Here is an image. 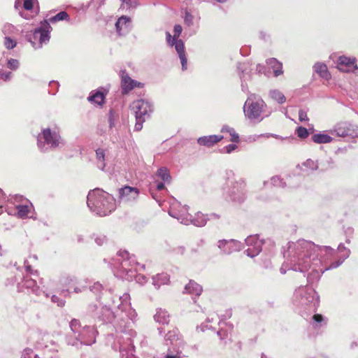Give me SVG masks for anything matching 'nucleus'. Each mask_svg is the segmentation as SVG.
Returning a JSON list of instances; mask_svg holds the SVG:
<instances>
[{
	"label": "nucleus",
	"instance_id": "nucleus-59",
	"mask_svg": "<svg viewBox=\"0 0 358 358\" xmlns=\"http://www.w3.org/2000/svg\"><path fill=\"white\" fill-rule=\"evenodd\" d=\"M299 120L301 122L308 121V116H307V113L304 110H302V109L299 110Z\"/></svg>",
	"mask_w": 358,
	"mask_h": 358
},
{
	"label": "nucleus",
	"instance_id": "nucleus-8",
	"mask_svg": "<svg viewBox=\"0 0 358 358\" xmlns=\"http://www.w3.org/2000/svg\"><path fill=\"white\" fill-rule=\"evenodd\" d=\"M64 145L65 142L57 127L43 128L37 136V146L43 152L60 149Z\"/></svg>",
	"mask_w": 358,
	"mask_h": 358
},
{
	"label": "nucleus",
	"instance_id": "nucleus-25",
	"mask_svg": "<svg viewBox=\"0 0 358 358\" xmlns=\"http://www.w3.org/2000/svg\"><path fill=\"white\" fill-rule=\"evenodd\" d=\"M17 216L20 218L24 219L29 217V214L33 209L32 204L26 201L23 204H20L16 206Z\"/></svg>",
	"mask_w": 358,
	"mask_h": 358
},
{
	"label": "nucleus",
	"instance_id": "nucleus-39",
	"mask_svg": "<svg viewBox=\"0 0 358 358\" xmlns=\"http://www.w3.org/2000/svg\"><path fill=\"white\" fill-rule=\"evenodd\" d=\"M156 175L159 178H161L164 182L169 183L171 181V178L170 173L169 172V170L166 167L159 168L157 170Z\"/></svg>",
	"mask_w": 358,
	"mask_h": 358
},
{
	"label": "nucleus",
	"instance_id": "nucleus-23",
	"mask_svg": "<svg viewBox=\"0 0 358 358\" xmlns=\"http://www.w3.org/2000/svg\"><path fill=\"white\" fill-rule=\"evenodd\" d=\"M182 31V27L180 24H176L173 27V36H171V34L169 32H166V40L167 44L171 47L176 48V44L178 41H182L181 39H179V36L181 34Z\"/></svg>",
	"mask_w": 358,
	"mask_h": 358
},
{
	"label": "nucleus",
	"instance_id": "nucleus-29",
	"mask_svg": "<svg viewBox=\"0 0 358 358\" xmlns=\"http://www.w3.org/2000/svg\"><path fill=\"white\" fill-rule=\"evenodd\" d=\"M202 291V287L194 280H189V283L185 287V293H188L196 296H200Z\"/></svg>",
	"mask_w": 358,
	"mask_h": 358
},
{
	"label": "nucleus",
	"instance_id": "nucleus-50",
	"mask_svg": "<svg viewBox=\"0 0 358 358\" xmlns=\"http://www.w3.org/2000/svg\"><path fill=\"white\" fill-rule=\"evenodd\" d=\"M49 85L51 87L52 90L49 91V93L55 95L59 90V84L57 81L51 80L49 83Z\"/></svg>",
	"mask_w": 358,
	"mask_h": 358
},
{
	"label": "nucleus",
	"instance_id": "nucleus-45",
	"mask_svg": "<svg viewBox=\"0 0 358 358\" xmlns=\"http://www.w3.org/2000/svg\"><path fill=\"white\" fill-rule=\"evenodd\" d=\"M296 134L300 138H306L309 136L308 130L303 127H299L296 129Z\"/></svg>",
	"mask_w": 358,
	"mask_h": 358
},
{
	"label": "nucleus",
	"instance_id": "nucleus-49",
	"mask_svg": "<svg viewBox=\"0 0 358 358\" xmlns=\"http://www.w3.org/2000/svg\"><path fill=\"white\" fill-rule=\"evenodd\" d=\"M17 45V43L11 38L6 36L4 41V45L8 50L13 49Z\"/></svg>",
	"mask_w": 358,
	"mask_h": 358
},
{
	"label": "nucleus",
	"instance_id": "nucleus-53",
	"mask_svg": "<svg viewBox=\"0 0 358 358\" xmlns=\"http://www.w3.org/2000/svg\"><path fill=\"white\" fill-rule=\"evenodd\" d=\"M145 118L136 117V124L134 126V130L136 131H139L143 128V123L145 121Z\"/></svg>",
	"mask_w": 358,
	"mask_h": 358
},
{
	"label": "nucleus",
	"instance_id": "nucleus-32",
	"mask_svg": "<svg viewBox=\"0 0 358 358\" xmlns=\"http://www.w3.org/2000/svg\"><path fill=\"white\" fill-rule=\"evenodd\" d=\"M266 64L271 67L273 71V74L278 77L282 74V64L278 62L275 58H269L266 60Z\"/></svg>",
	"mask_w": 358,
	"mask_h": 358
},
{
	"label": "nucleus",
	"instance_id": "nucleus-11",
	"mask_svg": "<svg viewBox=\"0 0 358 358\" xmlns=\"http://www.w3.org/2000/svg\"><path fill=\"white\" fill-rule=\"evenodd\" d=\"M247 195L246 182L243 178L231 182L225 194L226 199L236 203H243Z\"/></svg>",
	"mask_w": 358,
	"mask_h": 358
},
{
	"label": "nucleus",
	"instance_id": "nucleus-62",
	"mask_svg": "<svg viewBox=\"0 0 358 358\" xmlns=\"http://www.w3.org/2000/svg\"><path fill=\"white\" fill-rule=\"evenodd\" d=\"M217 334L220 336L221 340H223L227 337V334L226 331H224L222 329L218 331Z\"/></svg>",
	"mask_w": 358,
	"mask_h": 358
},
{
	"label": "nucleus",
	"instance_id": "nucleus-26",
	"mask_svg": "<svg viewBox=\"0 0 358 358\" xmlns=\"http://www.w3.org/2000/svg\"><path fill=\"white\" fill-rule=\"evenodd\" d=\"M176 51L178 55V57L180 60V63L182 65V70L185 71L187 69V59L186 57V55L185 52V45L182 41H179L176 44V48H174Z\"/></svg>",
	"mask_w": 358,
	"mask_h": 358
},
{
	"label": "nucleus",
	"instance_id": "nucleus-48",
	"mask_svg": "<svg viewBox=\"0 0 358 358\" xmlns=\"http://www.w3.org/2000/svg\"><path fill=\"white\" fill-rule=\"evenodd\" d=\"M107 241H108V239L105 235H103V234L94 235V241L99 246H101L103 244L106 243Z\"/></svg>",
	"mask_w": 358,
	"mask_h": 358
},
{
	"label": "nucleus",
	"instance_id": "nucleus-10",
	"mask_svg": "<svg viewBox=\"0 0 358 358\" xmlns=\"http://www.w3.org/2000/svg\"><path fill=\"white\" fill-rule=\"evenodd\" d=\"M169 214L172 217L177 219L180 223L188 225L193 224L198 227H203L207 223L206 216L201 212H197L194 216L187 213V209L185 212H176L173 209L169 210Z\"/></svg>",
	"mask_w": 358,
	"mask_h": 358
},
{
	"label": "nucleus",
	"instance_id": "nucleus-31",
	"mask_svg": "<svg viewBox=\"0 0 358 358\" xmlns=\"http://www.w3.org/2000/svg\"><path fill=\"white\" fill-rule=\"evenodd\" d=\"M237 71L239 75V78L242 75L245 76V80H250L251 79L252 68L249 63H238L237 64Z\"/></svg>",
	"mask_w": 358,
	"mask_h": 358
},
{
	"label": "nucleus",
	"instance_id": "nucleus-12",
	"mask_svg": "<svg viewBox=\"0 0 358 358\" xmlns=\"http://www.w3.org/2000/svg\"><path fill=\"white\" fill-rule=\"evenodd\" d=\"M329 133L339 137L355 138L358 136V127L350 122H340L334 125Z\"/></svg>",
	"mask_w": 358,
	"mask_h": 358
},
{
	"label": "nucleus",
	"instance_id": "nucleus-51",
	"mask_svg": "<svg viewBox=\"0 0 358 358\" xmlns=\"http://www.w3.org/2000/svg\"><path fill=\"white\" fill-rule=\"evenodd\" d=\"M21 358H38L31 349H26L23 351Z\"/></svg>",
	"mask_w": 358,
	"mask_h": 358
},
{
	"label": "nucleus",
	"instance_id": "nucleus-44",
	"mask_svg": "<svg viewBox=\"0 0 358 358\" xmlns=\"http://www.w3.org/2000/svg\"><path fill=\"white\" fill-rule=\"evenodd\" d=\"M303 165L312 171L317 170L319 169V162L317 161H314L311 159H308L306 162L303 163Z\"/></svg>",
	"mask_w": 358,
	"mask_h": 358
},
{
	"label": "nucleus",
	"instance_id": "nucleus-21",
	"mask_svg": "<svg viewBox=\"0 0 358 358\" xmlns=\"http://www.w3.org/2000/svg\"><path fill=\"white\" fill-rule=\"evenodd\" d=\"M139 194V191L136 187L124 186L119 189V197L122 201L130 202L135 201Z\"/></svg>",
	"mask_w": 358,
	"mask_h": 358
},
{
	"label": "nucleus",
	"instance_id": "nucleus-43",
	"mask_svg": "<svg viewBox=\"0 0 358 358\" xmlns=\"http://www.w3.org/2000/svg\"><path fill=\"white\" fill-rule=\"evenodd\" d=\"M194 17L189 12L186 10L184 15V23L187 27H191L194 24Z\"/></svg>",
	"mask_w": 358,
	"mask_h": 358
},
{
	"label": "nucleus",
	"instance_id": "nucleus-47",
	"mask_svg": "<svg viewBox=\"0 0 358 358\" xmlns=\"http://www.w3.org/2000/svg\"><path fill=\"white\" fill-rule=\"evenodd\" d=\"M103 289V285H101L99 282H96L93 284V285L90 287V289L92 292L94 293L95 294L98 295L102 289Z\"/></svg>",
	"mask_w": 358,
	"mask_h": 358
},
{
	"label": "nucleus",
	"instance_id": "nucleus-58",
	"mask_svg": "<svg viewBox=\"0 0 358 358\" xmlns=\"http://www.w3.org/2000/svg\"><path fill=\"white\" fill-rule=\"evenodd\" d=\"M314 323L318 326L323 320V316L320 314H314L312 317Z\"/></svg>",
	"mask_w": 358,
	"mask_h": 358
},
{
	"label": "nucleus",
	"instance_id": "nucleus-13",
	"mask_svg": "<svg viewBox=\"0 0 358 358\" xmlns=\"http://www.w3.org/2000/svg\"><path fill=\"white\" fill-rule=\"evenodd\" d=\"M244 245L248 248L245 250V254L248 257L253 258L257 256L262 250V245L266 243V241L259 239L258 235H250L245 239Z\"/></svg>",
	"mask_w": 358,
	"mask_h": 358
},
{
	"label": "nucleus",
	"instance_id": "nucleus-19",
	"mask_svg": "<svg viewBox=\"0 0 358 358\" xmlns=\"http://www.w3.org/2000/svg\"><path fill=\"white\" fill-rule=\"evenodd\" d=\"M164 344L167 346L173 345V350L178 352L183 341L180 338V335L178 329H173L169 331L164 336Z\"/></svg>",
	"mask_w": 358,
	"mask_h": 358
},
{
	"label": "nucleus",
	"instance_id": "nucleus-16",
	"mask_svg": "<svg viewBox=\"0 0 358 358\" xmlns=\"http://www.w3.org/2000/svg\"><path fill=\"white\" fill-rule=\"evenodd\" d=\"M337 68L339 71L346 73H354L358 70L357 59L354 57H348L342 55L337 59Z\"/></svg>",
	"mask_w": 358,
	"mask_h": 358
},
{
	"label": "nucleus",
	"instance_id": "nucleus-2",
	"mask_svg": "<svg viewBox=\"0 0 358 358\" xmlns=\"http://www.w3.org/2000/svg\"><path fill=\"white\" fill-rule=\"evenodd\" d=\"M129 300L130 296L127 293L122 296L115 294L108 306L99 302L91 303L87 308V314L96 321L102 324L111 322L115 333L107 335L106 344L113 350H118L122 357L124 351L127 355L129 352H132V339L136 336L134 326L137 313Z\"/></svg>",
	"mask_w": 358,
	"mask_h": 358
},
{
	"label": "nucleus",
	"instance_id": "nucleus-55",
	"mask_svg": "<svg viewBox=\"0 0 358 358\" xmlns=\"http://www.w3.org/2000/svg\"><path fill=\"white\" fill-rule=\"evenodd\" d=\"M13 76V73L10 71H1L0 72V79L4 81H9Z\"/></svg>",
	"mask_w": 358,
	"mask_h": 358
},
{
	"label": "nucleus",
	"instance_id": "nucleus-17",
	"mask_svg": "<svg viewBox=\"0 0 358 358\" xmlns=\"http://www.w3.org/2000/svg\"><path fill=\"white\" fill-rule=\"evenodd\" d=\"M17 287L19 292L33 293L37 296H39L41 292L36 282L27 276L17 283Z\"/></svg>",
	"mask_w": 358,
	"mask_h": 358
},
{
	"label": "nucleus",
	"instance_id": "nucleus-61",
	"mask_svg": "<svg viewBox=\"0 0 358 358\" xmlns=\"http://www.w3.org/2000/svg\"><path fill=\"white\" fill-rule=\"evenodd\" d=\"M206 216L207 221L211 220H217L220 218V215L216 213L206 214Z\"/></svg>",
	"mask_w": 358,
	"mask_h": 358
},
{
	"label": "nucleus",
	"instance_id": "nucleus-40",
	"mask_svg": "<svg viewBox=\"0 0 358 358\" xmlns=\"http://www.w3.org/2000/svg\"><path fill=\"white\" fill-rule=\"evenodd\" d=\"M334 166V163L331 157H327L319 162V169H320L321 171H326L332 169Z\"/></svg>",
	"mask_w": 358,
	"mask_h": 358
},
{
	"label": "nucleus",
	"instance_id": "nucleus-54",
	"mask_svg": "<svg viewBox=\"0 0 358 358\" xmlns=\"http://www.w3.org/2000/svg\"><path fill=\"white\" fill-rule=\"evenodd\" d=\"M51 301L54 303H57L59 307H63L65 304V301L56 295H52L51 296Z\"/></svg>",
	"mask_w": 358,
	"mask_h": 358
},
{
	"label": "nucleus",
	"instance_id": "nucleus-22",
	"mask_svg": "<svg viewBox=\"0 0 358 358\" xmlns=\"http://www.w3.org/2000/svg\"><path fill=\"white\" fill-rule=\"evenodd\" d=\"M222 139L223 136L220 135L203 136L197 139V143L200 145L211 148Z\"/></svg>",
	"mask_w": 358,
	"mask_h": 358
},
{
	"label": "nucleus",
	"instance_id": "nucleus-60",
	"mask_svg": "<svg viewBox=\"0 0 358 358\" xmlns=\"http://www.w3.org/2000/svg\"><path fill=\"white\" fill-rule=\"evenodd\" d=\"M266 66L263 64H258L256 66V71L258 73H265Z\"/></svg>",
	"mask_w": 358,
	"mask_h": 358
},
{
	"label": "nucleus",
	"instance_id": "nucleus-34",
	"mask_svg": "<svg viewBox=\"0 0 358 358\" xmlns=\"http://www.w3.org/2000/svg\"><path fill=\"white\" fill-rule=\"evenodd\" d=\"M312 141L317 144H324L332 142L333 138L327 134L318 133L312 136Z\"/></svg>",
	"mask_w": 358,
	"mask_h": 358
},
{
	"label": "nucleus",
	"instance_id": "nucleus-20",
	"mask_svg": "<svg viewBox=\"0 0 358 358\" xmlns=\"http://www.w3.org/2000/svg\"><path fill=\"white\" fill-rule=\"evenodd\" d=\"M131 27V20L126 15L119 17L115 23L116 31L119 36H126L130 32Z\"/></svg>",
	"mask_w": 358,
	"mask_h": 358
},
{
	"label": "nucleus",
	"instance_id": "nucleus-1",
	"mask_svg": "<svg viewBox=\"0 0 358 358\" xmlns=\"http://www.w3.org/2000/svg\"><path fill=\"white\" fill-rule=\"evenodd\" d=\"M350 250L340 243L337 250L330 246H320L306 240L289 242L284 249L285 261L280 269L282 274L287 270L304 273L309 268L307 275L308 283L319 280L326 271L338 268L350 255Z\"/></svg>",
	"mask_w": 358,
	"mask_h": 358
},
{
	"label": "nucleus",
	"instance_id": "nucleus-14",
	"mask_svg": "<svg viewBox=\"0 0 358 358\" xmlns=\"http://www.w3.org/2000/svg\"><path fill=\"white\" fill-rule=\"evenodd\" d=\"M132 109L134 110L135 116L148 119L152 112V104L148 100L138 99L133 101Z\"/></svg>",
	"mask_w": 358,
	"mask_h": 358
},
{
	"label": "nucleus",
	"instance_id": "nucleus-35",
	"mask_svg": "<svg viewBox=\"0 0 358 358\" xmlns=\"http://www.w3.org/2000/svg\"><path fill=\"white\" fill-rule=\"evenodd\" d=\"M22 5L25 10H31L33 8L34 0H15L14 7L16 10L21 8Z\"/></svg>",
	"mask_w": 358,
	"mask_h": 358
},
{
	"label": "nucleus",
	"instance_id": "nucleus-15",
	"mask_svg": "<svg viewBox=\"0 0 358 358\" xmlns=\"http://www.w3.org/2000/svg\"><path fill=\"white\" fill-rule=\"evenodd\" d=\"M217 247L224 255H230L234 252L241 251L244 248V243L235 239L219 240Z\"/></svg>",
	"mask_w": 358,
	"mask_h": 358
},
{
	"label": "nucleus",
	"instance_id": "nucleus-5",
	"mask_svg": "<svg viewBox=\"0 0 358 358\" xmlns=\"http://www.w3.org/2000/svg\"><path fill=\"white\" fill-rule=\"evenodd\" d=\"M87 204L92 212L101 217L109 215L116 208L113 195L99 188L89 192Z\"/></svg>",
	"mask_w": 358,
	"mask_h": 358
},
{
	"label": "nucleus",
	"instance_id": "nucleus-6",
	"mask_svg": "<svg viewBox=\"0 0 358 358\" xmlns=\"http://www.w3.org/2000/svg\"><path fill=\"white\" fill-rule=\"evenodd\" d=\"M69 15L66 11H60L50 17L48 20H44L41 22L40 26L34 29L33 34L29 37L28 41L35 50L41 48L43 45L48 44L50 41V32L52 29L50 22L55 23L63 20L69 21Z\"/></svg>",
	"mask_w": 358,
	"mask_h": 358
},
{
	"label": "nucleus",
	"instance_id": "nucleus-3",
	"mask_svg": "<svg viewBox=\"0 0 358 358\" xmlns=\"http://www.w3.org/2000/svg\"><path fill=\"white\" fill-rule=\"evenodd\" d=\"M71 333L66 336V343L69 345H91L96 343L98 331L94 326L82 325L80 320L73 319L69 322Z\"/></svg>",
	"mask_w": 358,
	"mask_h": 358
},
{
	"label": "nucleus",
	"instance_id": "nucleus-7",
	"mask_svg": "<svg viewBox=\"0 0 358 358\" xmlns=\"http://www.w3.org/2000/svg\"><path fill=\"white\" fill-rule=\"evenodd\" d=\"M110 264L114 275L127 280L134 278L138 266L145 268V265L136 262L134 257H129V254L125 250L117 252Z\"/></svg>",
	"mask_w": 358,
	"mask_h": 358
},
{
	"label": "nucleus",
	"instance_id": "nucleus-37",
	"mask_svg": "<svg viewBox=\"0 0 358 358\" xmlns=\"http://www.w3.org/2000/svg\"><path fill=\"white\" fill-rule=\"evenodd\" d=\"M221 132H227L231 136V141L233 143H238L240 141L239 135L236 132L235 129L228 125H224L221 129Z\"/></svg>",
	"mask_w": 358,
	"mask_h": 358
},
{
	"label": "nucleus",
	"instance_id": "nucleus-9",
	"mask_svg": "<svg viewBox=\"0 0 358 358\" xmlns=\"http://www.w3.org/2000/svg\"><path fill=\"white\" fill-rule=\"evenodd\" d=\"M266 106L265 102L259 96L250 94L243 106L244 114L250 120H259L260 122L263 120L261 115Z\"/></svg>",
	"mask_w": 358,
	"mask_h": 358
},
{
	"label": "nucleus",
	"instance_id": "nucleus-63",
	"mask_svg": "<svg viewBox=\"0 0 358 358\" xmlns=\"http://www.w3.org/2000/svg\"><path fill=\"white\" fill-rule=\"evenodd\" d=\"M86 289V287L85 286H75L74 287V289H73V292L75 293H80L83 291H85Z\"/></svg>",
	"mask_w": 358,
	"mask_h": 358
},
{
	"label": "nucleus",
	"instance_id": "nucleus-4",
	"mask_svg": "<svg viewBox=\"0 0 358 358\" xmlns=\"http://www.w3.org/2000/svg\"><path fill=\"white\" fill-rule=\"evenodd\" d=\"M293 304L305 319L316 312L319 306V296L314 289L308 286H300L293 296Z\"/></svg>",
	"mask_w": 358,
	"mask_h": 358
},
{
	"label": "nucleus",
	"instance_id": "nucleus-57",
	"mask_svg": "<svg viewBox=\"0 0 358 358\" xmlns=\"http://www.w3.org/2000/svg\"><path fill=\"white\" fill-rule=\"evenodd\" d=\"M237 148H238V146L236 145H235V144H229V145L224 147L223 150H224V152H226L227 154H230L233 151L236 150Z\"/></svg>",
	"mask_w": 358,
	"mask_h": 358
},
{
	"label": "nucleus",
	"instance_id": "nucleus-41",
	"mask_svg": "<svg viewBox=\"0 0 358 358\" xmlns=\"http://www.w3.org/2000/svg\"><path fill=\"white\" fill-rule=\"evenodd\" d=\"M270 183L274 187L285 188L286 187V182L279 176H274L271 178Z\"/></svg>",
	"mask_w": 358,
	"mask_h": 358
},
{
	"label": "nucleus",
	"instance_id": "nucleus-18",
	"mask_svg": "<svg viewBox=\"0 0 358 358\" xmlns=\"http://www.w3.org/2000/svg\"><path fill=\"white\" fill-rule=\"evenodd\" d=\"M121 91L123 94H127L135 87H142L143 84L130 78L125 70L120 71Z\"/></svg>",
	"mask_w": 358,
	"mask_h": 358
},
{
	"label": "nucleus",
	"instance_id": "nucleus-52",
	"mask_svg": "<svg viewBox=\"0 0 358 358\" xmlns=\"http://www.w3.org/2000/svg\"><path fill=\"white\" fill-rule=\"evenodd\" d=\"M241 90L245 92V93H248L249 92V87H248V80H245V75H242L241 76Z\"/></svg>",
	"mask_w": 358,
	"mask_h": 358
},
{
	"label": "nucleus",
	"instance_id": "nucleus-30",
	"mask_svg": "<svg viewBox=\"0 0 358 358\" xmlns=\"http://www.w3.org/2000/svg\"><path fill=\"white\" fill-rule=\"evenodd\" d=\"M59 283L63 287L75 286L78 284V278L73 275L69 273L62 274L59 278Z\"/></svg>",
	"mask_w": 358,
	"mask_h": 358
},
{
	"label": "nucleus",
	"instance_id": "nucleus-56",
	"mask_svg": "<svg viewBox=\"0 0 358 358\" xmlns=\"http://www.w3.org/2000/svg\"><path fill=\"white\" fill-rule=\"evenodd\" d=\"M134 278H135L136 279V281L141 284V285H143L145 282H147V277L144 275H141V274H138V275H136L134 276Z\"/></svg>",
	"mask_w": 358,
	"mask_h": 358
},
{
	"label": "nucleus",
	"instance_id": "nucleus-24",
	"mask_svg": "<svg viewBox=\"0 0 358 358\" xmlns=\"http://www.w3.org/2000/svg\"><path fill=\"white\" fill-rule=\"evenodd\" d=\"M152 285L156 289H159L162 285L170 283V276L166 273H158L152 277Z\"/></svg>",
	"mask_w": 358,
	"mask_h": 358
},
{
	"label": "nucleus",
	"instance_id": "nucleus-38",
	"mask_svg": "<svg viewBox=\"0 0 358 358\" xmlns=\"http://www.w3.org/2000/svg\"><path fill=\"white\" fill-rule=\"evenodd\" d=\"M96 155L97 159V166L98 168L101 170H103L106 164H105V150L102 148H98L96 150Z\"/></svg>",
	"mask_w": 358,
	"mask_h": 358
},
{
	"label": "nucleus",
	"instance_id": "nucleus-33",
	"mask_svg": "<svg viewBox=\"0 0 358 358\" xmlns=\"http://www.w3.org/2000/svg\"><path fill=\"white\" fill-rule=\"evenodd\" d=\"M315 72L318 73L320 77L325 80H329L331 78L330 73L328 71L327 66L324 63L317 62L313 66Z\"/></svg>",
	"mask_w": 358,
	"mask_h": 358
},
{
	"label": "nucleus",
	"instance_id": "nucleus-42",
	"mask_svg": "<svg viewBox=\"0 0 358 358\" xmlns=\"http://www.w3.org/2000/svg\"><path fill=\"white\" fill-rule=\"evenodd\" d=\"M118 115L115 112V110L113 108H110L108 113V123L110 128L115 127Z\"/></svg>",
	"mask_w": 358,
	"mask_h": 358
},
{
	"label": "nucleus",
	"instance_id": "nucleus-46",
	"mask_svg": "<svg viewBox=\"0 0 358 358\" xmlns=\"http://www.w3.org/2000/svg\"><path fill=\"white\" fill-rule=\"evenodd\" d=\"M6 66L12 71H15L19 68L20 62L17 59L11 58L8 60Z\"/></svg>",
	"mask_w": 358,
	"mask_h": 358
},
{
	"label": "nucleus",
	"instance_id": "nucleus-36",
	"mask_svg": "<svg viewBox=\"0 0 358 358\" xmlns=\"http://www.w3.org/2000/svg\"><path fill=\"white\" fill-rule=\"evenodd\" d=\"M270 97L278 103L282 104L286 101L285 95L278 90H272L269 92Z\"/></svg>",
	"mask_w": 358,
	"mask_h": 358
},
{
	"label": "nucleus",
	"instance_id": "nucleus-27",
	"mask_svg": "<svg viewBox=\"0 0 358 358\" xmlns=\"http://www.w3.org/2000/svg\"><path fill=\"white\" fill-rule=\"evenodd\" d=\"M154 320L159 324H168L170 321V315L166 310L159 308L154 315Z\"/></svg>",
	"mask_w": 358,
	"mask_h": 358
},
{
	"label": "nucleus",
	"instance_id": "nucleus-64",
	"mask_svg": "<svg viewBox=\"0 0 358 358\" xmlns=\"http://www.w3.org/2000/svg\"><path fill=\"white\" fill-rule=\"evenodd\" d=\"M24 266H25V268H26V271L29 273H30L31 274L33 273V271L31 268V266L29 264V262L27 260H25L24 261Z\"/></svg>",
	"mask_w": 358,
	"mask_h": 358
},
{
	"label": "nucleus",
	"instance_id": "nucleus-28",
	"mask_svg": "<svg viewBox=\"0 0 358 358\" xmlns=\"http://www.w3.org/2000/svg\"><path fill=\"white\" fill-rule=\"evenodd\" d=\"M105 94L100 91V90H96L92 91L90 96L87 97V100L91 102L96 103L99 106H102L104 103L105 101Z\"/></svg>",
	"mask_w": 358,
	"mask_h": 358
}]
</instances>
